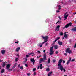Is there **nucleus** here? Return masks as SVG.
I'll list each match as a JSON object with an SVG mask.
<instances>
[{"instance_id": "f257e3e1", "label": "nucleus", "mask_w": 76, "mask_h": 76, "mask_svg": "<svg viewBox=\"0 0 76 76\" xmlns=\"http://www.w3.org/2000/svg\"><path fill=\"white\" fill-rule=\"evenodd\" d=\"M63 61V59H60L58 62V69H59L61 71H63L65 72H66V69L64 68H63V66L61 64Z\"/></svg>"}, {"instance_id": "f03ea898", "label": "nucleus", "mask_w": 76, "mask_h": 76, "mask_svg": "<svg viewBox=\"0 0 76 76\" xmlns=\"http://www.w3.org/2000/svg\"><path fill=\"white\" fill-rule=\"evenodd\" d=\"M43 58L40 59V61L44 62V61L47 59V56H46V53H45L43 56Z\"/></svg>"}, {"instance_id": "7ed1b4c3", "label": "nucleus", "mask_w": 76, "mask_h": 76, "mask_svg": "<svg viewBox=\"0 0 76 76\" xmlns=\"http://www.w3.org/2000/svg\"><path fill=\"white\" fill-rule=\"evenodd\" d=\"M10 66H11L10 64H8L6 66V69L7 70H8V72H11V71H12V69H9L10 67Z\"/></svg>"}, {"instance_id": "20e7f679", "label": "nucleus", "mask_w": 76, "mask_h": 76, "mask_svg": "<svg viewBox=\"0 0 76 76\" xmlns=\"http://www.w3.org/2000/svg\"><path fill=\"white\" fill-rule=\"evenodd\" d=\"M65 52L66 53H69V54H72V51L70 50V48H68L66 49Z\"/></svg>"}, {"instance_id": "39448f33", "label": "nucleus", "mask_w": 76, "mask_h": 76, "mask_svg": "<svg viewBox=\"0 0 76 76\" xmlns=\"http://www.w3.org/2000/svg\"><path fill=\"white\" fill-rule=\"evenodd\" d=\"M72 25V23L71 22L69 24H66L65 25V27H63V29H64V28H68V27H69V26H71Z\"/></svg>"}, {"instance_id": "423d86ee", "label": "nucleus", "mask_w": 76, "mask_h": 76, "mask_svg": "<svg viewBox=\"0 0 76 76\" xmlns=\"http://www.w3.org/2000/svg\"><path fill=\"white\" fill-rule=\"evenodd\" d=\"M42 38L43 39H44L45 41H47L48 40V36H46L45 37H44L43 36H42Z\"/></svg>"}, {"instance_id": "0eeeda50", "label": "nucleus", "mask_w": 76, "mask_h": 76, "mask_svg": "<svg viewBox=\"0 0 76 76\" xmlns=\"http://www.w3.org/2000/svg\"><path fill=\"white\" fill-rule=\"evenodd\" d=\"M31 62H33V65H34L35 64V60H34V58H31Z\"/></svg>"}, {"instance_id": "6e6552de", "label": "nucleus", "mask_w": 76, "mask_h": 76, "mask_svg": "<svg viewBox=\"0 0 76 76\" xmlns=\"http://www.w3.org/2000/svg\"><path fill=\"white\" fill-rule=\"evenodd\" d=\"M59 28H60V26L59 25L57 26L56 29V31H59Z\"/></svg>"}, {"instance_id": "1a4fd4ad", "label": "nucleus", "mask_w": 76, "mask_h": 76, "mask_svg": "<svg viewBox=\"0 0 76 76\" xmlns=\"http://www.w3.org/2000/svg\"><path fill=\"white\" fill-rule=\"evenodd\" d=\"M76 31V27H75L74 28H72L71 29V31L72 32H74V31Z\"/></svg>"}, {"instance_id": "9d476101", "label": "nucleus", "mask_w": 76, "mask_h": 76, "mask_svg": "<svg viewBox=\"0 0 76 76\" xmlns=\"http://www.w3.org/2000/svg\"><path fill=\"white\" fill-rule=\"evenodd\" d=\"M1 52L3 55V54H5V53H6V50H2Z\"/></svg>"}, {"instance_id": "9b49d317", "label": "nucleus", "mask_w": 76, "mask_h": 76, "mask_svg": "<svg viewBox=\"0 0 76 76\" xmlns=\"http://www.w3.org/2000/svg\"><path fill=\"white\" fill-rule=\"evenodd\" d=\"M7 63L6 62H3V64H2V67H4L5 66H6V64H7Z\"/></svg>"}, {"instance_id": "f8f14e48", "label": "nucleus", "mask_w": 76, "mask_h": 76, "mask_svg": "<svg viewBox=\"0 0 76 76\" xmlns=\"http://www.w3.org/2000/svg\"><path fill=\"white\" fill-rule=\"evenodd\" d=\"M50 53H49V54L50 55H52L54 53V51L53 50H50Z\"/></svg>"}, {"instance_id": "ddd939ff", "label": "nucleus", "mask_w": 76, "mask_h": 76, "mask_svg": "<svg viewBox=\"0 0 76 76\" xmlns=\"http://www.w3.org/2000/svg\"><path fill=\"white\" fill-rule=\"evenodd\" d=\"M48 62L49 64L51 63V59L50 58H49L48 59Z\"/></svg>"}, {"instance_id": "4468645a", "label": "nucleus", "mask_w": 76, "mask_h": 76, "mask_svg": "<svg viewBox=\"0 0 76 76\" xmlns=\"http://www.w3.org/2000/svg\"><path fill=\"white\" fill-rule=\"evenodd\" d=\"M58 44H59L60 45H62L63 44V42H58Z\"/></svg>"}, {"instance_id": "2eb2a0df", "label": "nucleus", "mask_w": 76, "mask_h": 76, "mask_svg": "<svg viewBox=\"0 0 76 76\" xmlns=\"http://www.w3.org/2000/svg\"><path fill=\"white\" fill-rule=\"evenodd\" d=\"M54 49H55L56 50H57V48H58V46L57 45H55L54 46Z\"/></svg>"}, {"instance_id": "dca6fc26", "label": "nucleus", "mask_w": 76, "mask_h": 76, "mask_svg": "<svg viewBox=\"0 0 76 76\" xmlns=\"http://www.w3.org/2000/svg\"><path fill=\"white\" fill-rule=\"evenodd\" d=\"M53 49H54V47H53V46H52L51 47L50 49V51H53Z\"/></svg>"}, {"instance_id": "f3484780", "label": "nucleus", "mask_w": 76, "mask_h": 76, "mask_svg": "<svg viewBox=\"0 0 76 76\" xmlns=\"http://www.w3.org/2000/svg\"><path fill=\"white\" fill-rule=\"evenodd\" d=\"M52 73H53V72H50L49 74L48 73V76H50V75H51Z\"/></svg>"}, {"instance_id": "a211bd4d", "label": "nucleus", "mask_w": 76, "mask_h": 76, "mask_svg": "<svg viewBox=\"0 0 76 76\" xmlns=\"http://www.w3.org/2000/svg\"><path fill=\"white\" fill-rule=\"evenodd\" d=\"M4 70H5L4 69H2L1 72V73H4Z\"/></svg>"}, {"instance_id": "6ab92c4d", "label": "nucleus", "mask_w": 76, "mask_h": 76, "mask_svg": "<svg viewBox=\"0 0 76 76\" xmlns=\"http://www.w3.org/2000/svg\"><path fill=\"white\" fill-rule=\"evenodd\" d=\"M38 46L40 47H42V44H41V43H39V45H38Z\"/></svg>"}, {"instance_id": "aec40b11", "label": "nucleus", "mask_w": 76, "mask_h": 76, "mask_svg": "<svg viewBox=\"0 0 76 76\" xmlns=\"http://www.w3.org/2000/svg\"><path fill=\"white\" fill-rule=\"evenodd\" d=\"M19 50H20V48H19V47L18 48L16 49V51L17 52H18V51Z\"/></svg>"}, {"instance_id": "412c9836", "label": "nucleus", "mask_w": 76, "mask_h": 76, "mask_svg": "<svg viewBox=\"0 0 76 76\" xmlns=\"http://www.w3.org/2000/svg\"><path fill=\"white\" fill-rule=\"evenodd\" d=\"M68 15H69V14H67L66 15H64V18H66V19H67V18Z\"/></svg>"}, {"instance_id": "4be33fe9", "label": "nucleus", "mask_w": 76, "mask_h": 76, "mask_svg": "<svg viewBox=\"0 0 76 76\" xmlns=\"http://www.w3.org/2000/svg\"><path fill=\"white\" fill-rule=\"evenodd\" d=\"M17 65V63H15L14 66H13V68H15L16 67V66Z\"/></svg>"}, {"instance_id": "5701e85b", "label": "nucleus", "mask_w": 76, "mask_h": 76, "mask_svg": "<svg viewBox=\"0 0 76 76\" xmlns=\"http://www.w3.org/2000/svg\"><path fill=\"white\" fill-rule=\"evenodd\" d=\"M58 7H59L58 8V10H60L61 9V6H60V5H58Z\"/></svg>"}, {"instance_id": "b1692460", "label": "nucleus", "mask_w": 76, "mask_h": 76, "mask_svg": "<svg viewBox=\"0 0 76 76\" xmlns=\"http://www.w3.org/2000/svg\"><path fill=\"white\" fill-rule=\"evenodd\" d=\"M46 71L47 72H49L50 71V68H46Z\"/></svg>"}, {"instance_id": "393cba45", "label": "nucleus", "mask_w": 76, "mask_h": 76, "mask_svg": "<svg viewBox=\"0 0 76 76\" xmlns=\"http://www.w3.org/2000/svg\"><path fill=\"white\" fill-rule=\"evenodd\" d=\"M64 38H66V37H67V35L66 34H65L64 35Z\"/></svg>"}, {"instance_id": "a878e982", "label": "nucleus", "mask_w": 76, "mask_h": 76, "mask_svg": "<svg viewBox=\"0 0 76 76\" xmlns=\"http://www.w3.org/2000/svg\"><path fill=\"white\" fill-rule=\"evenodd\" d=\"M69 63H70V61H68L67 62L66 64H67V65H68L69 64Z\"/></svg>"}, {"instance_id": "bb28decb", "label": "nucleus", "mask_w": 76, "mask_h": 76, "mask_svg": "<svg viewBox=\"0 0 76 76\" xmlns=\"http://www.w3.org/2000/svg\"><path fill=\"white\" fill-rule=\"evenodd\" d=\"M34 54V53L32 52V53H29L28 54H29V55H31L32 54Z\"/></svg>"}, {"instance_id": "cd10ccee", "label": "nucleus", "mask_w": 76, "mask_h": 76, "mask_svg": "<svg viewBox=\"0 0 76 76\" xmlns=\"http://www.w3.org/2000/svg\"><path fill=\"white\" fill-rule=\"evenodd\" d=\"M18 58H16L15 59V61L16 62H17V61H18Z\"/></svg>"}, {"instance_id": "c85d7f7f", "label": "nucleus", "mask_w": 76, "mask_h": 76, "mask_svg": "<svg viewBox=\"0 0 76 76\" xmlns=\"http://www.w3.org/2000/svg\"><path fill=\"white\" fill-rule=\"evenodd\" d=\"M71 60H72V58H71V57H69V60H68V61L70 62V61H71Z\"/></svg>"}, {"instance_id": "c756f323", "label": "nucleus", "mask_w": 76, "mask_h": 76, "mask_svg": "<svg viewBox=\"0 0 76 76\" xmlns=\"http://www.w3.org/2000/svg\"><path fill=\"white\" fill-rule=\"evenodd\" d=\"M60 35H63V33L61 32L60 33Z\"/></svg>"}, {"instance_id": "7c9ffc66", "label": "nucleus", "mask_w": 76, "mask_h": 76, "mask_svg": "<svg viewBox=\"0 0 76 76\" xmlns=\"http://www.w3.org/2000/svg\"><path fill=\"white\" fill-rule=\"evenodd\" d=\"M52 61L53 62V63H55V61H56V60L55 59H53Z\"/></svg>"}, {"instance_id": "2f4dec72", "label": "nucleus", "mask_w": 76, "mask_h": 76, "mask_svg": "<svg viewBox=\"0 0 76 76\" xmlns=\"http://www.w3.org/2000/svg\"><path fill=\"white\" fill-rule=\"evenodd\" d=\"M60 38V37H57V38L56 39H57V40H58Z\"/></svg>"}, {"instance_id": "473e14b6", "label": "nucleus", "mask_w": 76, "mask_h": 76, "mask_svg": "<svg viewBox=\"0 0 76 76\" xmlns=\"http://www.w3.org/2000/svg\"><path fill=\"white\" fill-rule=\"evenodd\" d=\"M47 41L45 40L42 43V44H44L45 42H47Z\"/></svg>"}, {"instance_id": "72a5a7b5", "label": "nucleus", "mask_w": 76, "mask_h": 76, "mask_svg": "<svg viewBox=\"0 0 76 76\" xmlns=\"http://www.w3.org/2000/svg\"><path fill=\"white\" fill-rule=\"evenodd\" d=\"M20 69H21V70H23V66H21L20 67Z\"/></svg>"}, {"instance_id": "f704fd0d", "label": "nucleus", "mask_w": 76, "mask_h": 76, "mask_svg": "<svg viewBox=\"0 0 76 76\" xmlns=\"http://www.w3.org/2000/svg\"><path fill=\"white\" fill-rule=\"evenodd\" d=\"M28 76H30L31 75V73H27Z\"/></svg>"}, {"instance_id": "c9c22d12", "label": "nucleus", "mask_w": 76, "mask_h": 76, "mask_svg": "<svg viewBox=\"0 0 76 76\" xmlns=\"http://www.w3.org/2000/svg\"><path fill=\"white\" fill-rule=\"evenodd\" d=\"M55 53L56 54H58V51H56Z\"/></svg>"}, {"instance_id": "e433bc0d", "label": "nucleus", "mask_w": 76, "mask_h": 76, "mask_svg": "<svg viewBox=\"0 0 76 76\" xmlns=\"http://www.w3.org/2000/svg\"><path fill=\"white\" fill-rule=\"evenodd\" d=\"M25 66H26L27 67H28V64H25Z\"/></svg>"}, {"instance_id": "4c0bfd02", "label": "nucleus", "mask_w": 76, "mask_h": 76, "mask_svg": "<svg viewBox=\"0 0 76 76\" xmlns=\"http://www.w3.org/2000/svg\"><path fill=\"white\" fill-rule=\"evenodd\" d=\"M35 70H36L35 68H33V72H34V71H35Z\"/></svg>"}, {"instance_id": "58836bf2", "label": "nucleus", "mask_w": 76, "mask_h": 76, "mask_svg": "<svg viewBox=\"0 0 76 76\" xmlns=\"http://www.w3.org/2000/svg\"><path fill=\"white\" fill-rule=\"evenodd\" d=\"M56 12H57V13H60V11H59V10H57V11H56Z\"/></svg>"}, {"instance_id": "ea45409f", "label": "nucleus", "mask_w": 76, "mask_h": 76, "mask_svg": "<svg viewBox=\"0 0 76 76\" xmlns=\"http://www.w3.org/2000/svg\"><path fill=\"white\" fill-rule=\"evenodd\" d=\"M26 57H29V55H26Z\"/></svg>"}, {"instance_id": "a19ab883", "label": "nucleus", "mask_w": 76, "mask_h": 76, "mask_svg": "<svg viewBox=\"0 0 76 76\" xmlns=\"http://www.w3.org/2000/svg\"><path fill=\"white\" fill-rule=\"evenodd\" d=\"M39 57H40V56H37V58H39Z\"/></svg>"}, {"instance_id": "79ce46f5", "label": "nucleus", "mask_w": 76, "mask_h": 76, "mask_svg": "<svg viewBox=\"0 0 76 76\" xmlns=\"http://www.w3.org/2000/svg\"><path fill=\"white\" fill-rule=\"evenodd\" d=\"M76 43H75V45L74 46V48H76Z\"/></svg>"}, {"instance_id": "37998d69", "label": "nucleus", "mask_w": 76, "mask_h": 76, "mask_svg": "<svg viewBox=\"0 0 76 76\" xmlns=\"http://www.w3.org/2000/svg\"><path fill=\"white\" fill-rule=\"evenodd\" d=\"M33 75H34V76H35V75H36V73H35V72H34V73L33 74Z\"/></svg>"}, {"instance_id": "c03bdc74", "label": "nucleus", "mask_w": 76, "mask_h": 76, "mask_svg": "<svg viewBox=\"0 0 76 76\" xmlns=\"http://www.w3.org/2000/svg\"><path fill=\"white\" fill-rule=\"evenodd\" d=\"M63 64L65 63V61L63 60Z\"/></svg>"}, {"instance_id": "a18cd8bd", "label": "nucleus", "mask_w": 76, "mask_h": 76, "mask_svg": "<svg viewBox=\"0 0 76 76\" xmlns=\"http://www.w3.org/2000/svg\"><path fill=\"white\" fill-rule=\"evenodd\" d=\"M15 43H16V44H18V43H19V42L18 41H17Z\"/></svg>"}, {"instance_id": "49530a36", "label": "nucleus", "mask_w": 76, "mask_h": 76, "mask_svg": "<svg viewBox=\"0 0 76 76\" xmlns=\"http://www.w3.org/2000/svg\"><path fill=\"white\" fill-rule=\"evenodd\" d=\"M57 41V40L56 39L54 41V42H56Z\"/></svg>"}, {"instance_id": "de8ad7c7", "label": "nucleus", "mask_w": 76, "mask_h": 76, "mask_svg": "<svg viewBox=\"0 0 76 76\" xmlns=\"http://www.w3.org/2000/svg\"><path fill=\"white\" fill-rule=\"evenodd\" d=\"M40 67H42V64H40Z\"/></svg>"}, {"instance_id": "09e8293b", "label": "nucleus", "mask_w": 76, "mask_h": 76, "mask_svg": "<svg viewBox=\"0 0 76 76\" xmlns=\"http://www.w3.org/2000/svg\"><path fill=\"white\" fill-rule=\"evenodd\" d=\"M58 22H60V21H58L56 23V25H57V24L58 23Z\"/></svg>"}, {"instance_id": "8fccbe9b", "label": "nucleus", "mask_w": 76, "mask_h": 76, "mask_svg": "<svg viewBox=\"0 0 76 76\" xmlns=\"http://www.w3.org/2000/svg\"><path fill=\"white\" fill-rule=\"evenodd\" d=\"M39 67H40V66H38L37 68V69H39Z\"/></svg>"}, {"instance_id": "3c124183", "label": "nucleus", "mask_w": 76, "mask_h": 76, "mask_svg": "<svg viewBox=\"0 0 76 76\" xmlns=\"http://www.w3.org/2000/svg\"><path fill=\"white\" fill-rule=\"evenodd\" d=\"M16 56L19 57V54H17Z\"/></svg>"}, {"instance_id": "603ef678", "label": "nucleus", "mask_w": 76, "mask_h": 76, "mask_svg": "<svg viewBox=\"0 0 76 76\" xmlns=\"http://www.w3.org/2000/svg\"><path fill=\"white\" fill-rule=\"evenodd\" d=\"M45 51H46V50H43V53H45Z\"/></svg>"}, {"instance_id": "864d4df0", "label": "nucleus", "mask_w": 76, "mask_h": 76, "mask_svg": "<svg viewBox=\"0 0 76 76\" xmlns=\"http://www.w3.org/2000/svg\"><path fill=\"white\" fill-rule=\"evenodd\" d=\"M75 59H72L71 60V61H75Z\"/></svg>"}, {"instance_id": "5fc2aeb1", "label": "nucleus", "mask_w": 76, "mask_h": 76, "mask_svg": "<svg viewBox=\"0 0 76 76\" xmlns=\"http://www.w3.org/2000/svg\"><path fill=\"white\" fill-rule=\"evenodd\" d=\"M38 52L39 53H41V52L40 51H38Z\"/></svg>"}, {"instance_id": "6e6d98bb", "label": "nucleus", "mask_w": 76, "mask_h": 76, "mask_svg": "<svg viewBox=\"0 0 76 76\" xmlns=\"http://www.w3.org/2000/svg\"><path fill=\"white\" fill-rule=\"evenodd\" d=\"M64 55H65V56H67V54L66 53H64Z\"/></svg>"}, {"instance_id": "4d7b16f0", "label": "nucleus", "mask_w": 76, "mask_h": 76, "mask_svg": "<svg viewBox=\"0 0 76 76\" xmlns=\"http://www.w3.org/2000/svg\"><path fill=\"white\" fill-rule=\"evenodd\" d=\"M20 65L19 64L18 66V67H20Z\"/></svg>"}, {"instance_id": "13d9d810", "label": "nucleus", "mask_w": 76, "mask_h": 76, "mask_svg": "<svg viewBox=\"0 0 76 76\" xmlns=\"http://www.w3.org/2000/svg\"><path fill=\"white\" fill-rule=\"evenodd\" d=\"M47 44H48L47 43H46L45 45V46H47Z\"/></svg>"}, {"instance_id": "bf43d9fd", "label": "nucleus", "mask_w": 76, "mask_h": 76, "mask_svg": "<svg viewBox=\"0 0 76 76\" xmlns=\"http://www.w3.org/2000/svg\"><path fill=\"white\" fill-rule=\"evenodd\" d=\"M42 69V66L40 67V69Z\"/></svg>"}, {"instance_id": "052dcab7", "label": "nucleus", "mask_w": 76, "mask_h": 76, "mask_svg": "<svg viewBox=\"0 0 76 76\" xmlns=\"http://www.w3.org/2000/svg\"><path fill=\"white\" fill-rule=\"evenodd\" d=\"M28 61V59H25V61Z\"/></svg>"}, {"instance_id": "680f3d73", "label": "nucleus", "mask_w": 76, "mask_h": 76, "mask_svg": "<svg viewBox=\"0 0 76 76\" xmlns=\"http://www.w3.org/2000/svg\"><path fill=\"white\" fill-rule=\"evenodd\" d=\"M73 14H75V15H76V12L75 13H73Z\"/></svg>"}, {"instance_id": "e2e57ef3", "label": "nucleus", "mask_w": 76, "mask_h": 76, "mask_svg": "<svg viewBox=\"0 0 76 76\" xmlns=\"http://www.w3.org/2000/svg\"><path fill=\"white\" fill-rule=\"evenodd\" d=\"M61 3L62 4H63V2H61Z\"/></svg>"}, {"instance_id": "0e129e2a", "label": "nucleus", "mask_w": 76, "mask_h": 76, "mask_svg": "<svg viewBox=\"0 0 76 76\" xmlns=\"http://www.w3.org/2000/svg\"><path fill=\"white\" fill-rule=\"evenodd\" d=\"M66 13H67V12H66V13H65V15H66Z\"/></svg>"}, {"instance_id": "69168bd1", "label": "nucleus", "mask_w": 76, "mask_h": 76, "mask_svg": "<svg viewBox=\"0 0 76 76\" xmlns=\"http://www.w3.org/2000/svg\"><path fill=\"white\" fill-rule=\"evenodd\" d=\"M69 42H71V40H69Z\"/></svg>"}, {"instance_id": "338daca9", "label": "nucleus", "mask_w": 76, "mask_h": 76, "mask_svg": "<svg viewBox=\"0 0 76 76\" xmlns=\"http://www.w3.org/2000/svg\"><path fill=\"white\" fill-rule=\"evenodd\" d=\"M17 72H19V70H18L17 71Z\"/></svg>"}, {"instance_id": "774afa93", "label": "nucleus", "mask_w": 76, "mask_h": 76, "mask_svg": "<svg viewBox=\"0 0 76 76\" xmlns=\"http://www.w3.org/2000/svg\"><path fill=\"white\" fill-rule=\"evenodd\" d=\"M64 76H67V75H64Z\"/></svg>"}]
</instances>
